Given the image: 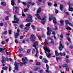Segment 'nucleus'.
Returning a JSON list of instances; mask_svg holds the SVG:
<instances>
[{"label":"nucleus","instance_id":"obj_1","mask_svg":"<svg viewBox=\"0 0 73 73\" xmlns=\"http://www.w3.org/2000/svg\"><path fill=\"white\" fill-rule=\"evenodd\" d=\"M33 47H34L35 48V49L36 50V54L35 55V57H37L38 56V51L37 50V48L36 47V46L38 45V43H37V42H35L33 43Z\"/></svg>","mask_w":73,"mask_h":73},{"label":"nucleus","instance_id":"obj_2","mask_svg":"<svg viewBox=\"0 0 73 73\" xmlns=\"http://www.w3.org/2000/svg\"><path fill=\"white\" fill-rule=\"evenodd\" d=\"M27 17L28 18H29H29L26 19L25 21L26 22H30V23L31 22H33V20H32V16L30 15H27Z\"/></svg>","mask_w":73,"mask_h":73},{"label":"nucleus","instance_id":"obj_3","mask_svg":"<svg viewBox=\"0 0 73 73\" xmlns=\"http://www.w3.org/2000/svg\"><path fill=\"white\" fill-rule=\"evenodd\" d=\"M47 32L46 34L48 36H50V35L51 34L50 33L51 32H52V31H53V29L52 28H49V27H48L47 28Z\"/></svg>","mask_w":73,"mask_h":73},{"label":"nucleus","instance_id":"obj_4","mask_svg":"<svg viewBox=\"0 0 73 73\" xmlns=\"http://www.w3.org/2000/svg\"><path fill=\"white\" fill-rule=\"evenodd\" d=\"M14 65L15 66V69L16 70V71H15V70H13V72L14 73H15V72H18V69H19V67L18 66H19V63L16 62H15L14 64Z\"/></svg>","mask_w":73,"mask_h":73},{"label":"nucleus","instance_id":"obj_5","mask_svg":"<svg viewBox=\"0 0 73 73\" xmlns=\"http://www.w3.org/2000/svg\"><path fill=\"white\" fill-rule=\"evenodd\" d=\"M14 20H16V21H12L13 24H14V23H18V22L19 21V19L17 18L16 16L15 15L14 16Z\"/></svg>","mask_w":73,"mask_h":73},{"label":"nucleus","instance_id":"obj_6","mask_svg":"<svg viewBox=\"0 0 73 73\" xmlns=\"http://www.w3.org/2000/svg\"><path fill=\"white\" fill-rule=\"evenodd\" d=\"M36 37L33 34L31 35V36L30 38L29 39L31 40V41L33 42L35 41V40L36 39Z\"/></svg>","mask_w":73,"mask_h":73},{"label":"nucleus","instance_id":"obj_7","mask_svg":"<svg viewBox=\"0 0 73 73\" xmlns=\"http://www.w3.org/2000/svg\"><path fill=\"white\" fill-rule=\"evenodd\" d=\"M59 50H60V51H61V50H62V49L64 48V46L62 45V43H61V41L60 42V46L58 48Z\"/></svg>","mask_w":73,"mask_h":73},{"label":"nucleus","instance_id":"obj_8","mask_svg":"<svg viewBox=\"0 0 73 73\" xmlns=\"http://www.w3.org/2000/svg\"><path fill=\"white\" fill-rule=\"evenodd\" d=\"M68 5L69 6V11H71V12H72L73 11V9L70 7V5H71V4H70V2H68Z\"/></svg>","mask_w":73,"mask_h":73},{"label":"nucleus","instance_id":"obj_9","mask_svg":"<svg viewBox=\"0 0 73 73\" xmlns=\"http://www.w3.org/2000/svg\"><path fill=\"white\" fill-rule=\"evenodd\" d=\"M43 49L45 50V53H47V52H48V53H49L50 50L48 48H47L44 47Z\"/></svg>","mask_w":73,"mask_h":73},{"label":"nucleus","instance_id":"obj_10","mask_svg":"<svg viewBox=\"0 0 73 73\" xmlns=\"http://www.w3.org/2000/svg\"><path fill=\"white\" fill-rule=\"evenodd\" d=\"M26 60H28V59H27V57H25V59H22V60L23 62V63H25V64L27 63Z\"/></svg>","mask_w":73,"mask_h":73},{"label":"nucleus","instance_id":"obj_11","mask_svg":"<svg viewBox=\"0 0 73 73\" xmlns=\"http://www.w3.org/2000/svg\"><path fill=\"white\" fill-rule=\"evenodd\" d=\"M2 59L1 60V62L2 63H4V62H5V57L4 56H2Z\"/></svg>","mask_w":73,"mask_h":73},{"label":"nucleus","instance_id":"obj_12","mask_svg":"<svg viewBox=\"0 0 73 73\" xmlns=\"http://www.w3.org/2000/svg\"><path fill=\"white\" fill-rule=\"evenodd\" d=\"M65 55H66V54H65V52H63L62 53H61V52L60 53V55L61 56H65Z\"/></svg>","mask_w":73,"mask_h":73},{"label":"nucleus","instance_id":"obj_13","mask_svg":"<svg viewBox=\"0 0 73 73\" xmlns=\"http://www.w3.org/2000/svg\"><path fill=\"white\" fill-rule=\"evenodd\" d=\"M1 4L2 5H3V6H5L7 5L6 3L3 1L1 2Z\"/></svg>","mask_w":73,"mask_h":73},{"label":"nucleus","instance_id":"obj_14","mask_svg":"<svg viewBox=\"0 0 73 73\" xmlns=\"http://www.w3.org/2000/svg\"><path fill=\"white\" fill-rule=\"evenodd\" d=\"M40 67H37L36 68H35L33 69V70L34 71H36L38 70V69H40Z\"/></svg>","mask_w":73,"mask_h":73},{"label":"nucleus","instance_id":"obj_15","mask_svg":"<svg viewBox=\"0 0 73 73\" xmlns=\"http://www.w3.org/2000/svg\"><path fill=\"white\" fill-rule=\"evenodd\" d=\"M48 61L45 58H44L43 59L42 62H44V63H48Z\"/></svg>","mask_w":73,"mask_h":73},{"label":"nucleus","instance_id":"obj_16","mask_svg":"<svg viewBox=\"0 0 73 73\" xmlns=\"http://www.w3.org/2000/svg\"><path fill=\"white\" fill-rule=\"evenodd\" d=\"M41 11V7H40L38 10H37V13H40Z\"/></svg>","mask_w":73,"mask_h":73},{"label":"nucleus","instance_id":"obj_17","mask_svg":"<svg viewBox=\"0 0 73 73\" xmlns=\"http://www.w3.org/2000/svg\"><path fill=\"white\" fill-rule=\"evenodd\" d=\"M55 56H57L60 55V53H58V52L57 51L55 50Z\"/></svg>","mask_w":73,"mask_h":73},{"label":"nucleus","instance_id":"obj_18","mask_svg":"<svg viewBox=\"0 0 73 73\" xmlns=\"http://www.w3.org/2000/svg\"><path fill=\"white\" fill-rule=\"evenodd\" d=\"M19 50L20 51H21L23 52H25V50H24L22 48H21V46L19 47Z\"/></svg>","mask_w":73,"mask_h":73},{"label":"nucleus","instance_id":"obj_19","mask_svg":"<svg viewBox=\"0 0 73 73\" xmlns=\"http://www.w3.org/2000/svg\"><path fill=\"white\" fill-rule=\"evenodd\" d=\"M46 57H48V58H50V57L51 55L50 53H49L48 54L46 53Z\"/></svg>","mask_w":73,"mask_h":73},{"label":"nucleus","instance_id":"obj_20","mask_svg":"<svg viewBox=\"0 0 73 73\" xmlns=\"http://www.w3.org/2000/svg\"><path fill=\"white\" fill-rule=\"evenodd\" d=\"M2 69L3 70H7V69H8V67L7 66H5V67H3L2 68Z\"/></svg>","mask_w":73,"mask_h":73},{"label":"nucleus","instance_id":"obj_21","mask_svg":"<svg viewBox=\"0 0 73 73\" xmlns=\"http://www.w3.org/2000/svg\"><path fill=\"white\" fill-rule=\"evenodd\" d=\"M20 64V66H23V65H25V63H23V62H20L18 63V64Z\"/></svg>","mask_w":73,"mask_h":73},{"label":"nucleus","instance_id":"obj_22","mask_svg":"<svg viewBox=\"0 0 73 73\" xmlns=\"http://www.w3.org/2000/svg\"><path fill=\"white\" fill-rule=\"evenodd\" d=\"M60 22L61 24L60 25L61 26H62L64 25V21L62 20H61L60 21Z\"/></svg>","mask_w":73,"mask_h":73},{"label":"nucleus","instance_id":"obj_23","mask_svg":"<svg viewBox=\"0 0 73 73\" xmlns=\"http://www.w3.org/2000/svg\"><path fill=\"white\" fill-rule=\"evenodd\" d=\"M60 9L61 11H62V8H63V7H64V6L62 4H60Z\"/></svg>","mask_w":73,"mask_h":73},{"label":"nucleus","instance_id":"obj_24","mask_svg":"<svg viewBox=\"0 0 73 73\" xmlns=\"http://www.w3.org/2000/svg\"><path fill=\"white\" fill-rule=\"evenodd\" d=\"M4 50H6V48H0V52H3V51H4Z\"/></svg>","mask_w":73,"mask_h":73},{"label":"nucleus","instance_id":"obj_25","mask_svg":"<svg viewBox=\"0 0 73 73\" xmlns=\"http://www.w3.org/2000/svg\"><path fill=\"white\" fill-rule=\"evenodd\" d=\"M56 19H55L54 20H53L52 21L53 23L54 24H55V25H56V24H57V22L56 21Z\"/></svg>","mask_w":73,"mask_h":73},{"label":"nucleus","instance_id":"obj_26","mask_svg":"<svg viewBox=\"0 0 73 73\" xmlns=\"http://www.w3.org/2000/svg\"><path fill=\"white\" fill-rule=\"evenodd\" d=\"M20 35H19V34L18 33H17L16 34V35H15V38H17L18 37V36H19Z\"/></svg>","mask_w":73,"mask_h":73},{"label":"nucleus","instance_id":"obj_27","mask_svg":"<svg viewBox=\"0 0 73 73\" xmlns=\"http://www.w3.org/2000/svg\"><path fill=\"white\" fill-rule=\"evenodd\" d=\"M11 4L12 5H15V2L11 0Z\"/></svg>","mask_w":73,"mask_h":73},{"label":"nucleus","instance_id":"obj_28","mask_svg":"<svg viewBox=\"0 0 73 73\" xmlns=\"http://www.w3.org/2000/svg\"><path fill=\"white\" fill-rule=\"evenodd\" d=\"M62 66L63 68H67V67H68V65L66 64H64Z\"/></svg>","mask_w":73,"mask_h":73},{"label":"nucleus","instance_id":"obj_29","mask_svg":"<svg viewBox=\"0 0 73 73\" xmlns=\"http://www.w3.org/2000/svg\"><path fill=\"white\" fill-rule=\"evenodd\" d=\"M28 31V28L26 27L25 28V32H27Z\"/></svg>","mask_w":73,"mask_h":73},{"label":"nucleus","instance_id":"obj_30","mask_svg":"<svg viewBox=\"0 0 73 73\" xmlns=\"http://www.w3.org/2000/svg\"><path fill=\"white\" fill-rule=\"evenodd\" d=\"M50 17L51 18V19H53V20H55V19H56V18L54 17L53 15H51Z\"/></svg>","mask_w":73,"mask_h":73},{"label":"nucleus","instance_id":"obj_31","mask_svg":"<svg viewBox=\"0 0 73 73\" xmlns=\"http://www.w3.org/2000/svg\"><path fill=\"white\" fill-rule=\"evenodd\" d=\"M22 4H23L24 5H25V6H26V5H27V2H22Z\"/></svg>","mask_w":73,"mask_h":73},{"label":"nucleus","instance_id":"obj_32","mask_svg":"<svg viewBox=\"0 0 73 73\" xmlns=\"http://www.w3.org/2000/svg\"><path fill=\"white\" fill-rule=\"evenodd\" d=\"M35 52H36V50H35V49H33V50L32 51V54H35Z\"/></svg>","mask_w":73,"mask_h":73},{"label":"nucleus","instance_id":"obj_33","mask_svg":"<svg viewBox=\"0 0 73 73\" xmlns=\"http://www.w3.org/2000/svg\"><path fill=\"white\" fill-rule=\"evenodd\" d=\"M3 35H6L7 34V31H6L2 33Z\"/></svg>","mask_w":73,"mask_h":73},{"label":"nucleus","instance_id":"obj_34","mask_svg":"<svg viewBox=\"0 0 73 73\" xmlns=\"http://www.w3.org/2000/svg\"><path fill=\"white\" fill-rule=\"evenodd\" d=\"M5 19L6 20H9V17L7 16L5 18Z\"/></svg>","mask_w":73,"mask_h":73},{"label":"nucleus","instance_id":"obj_35","mask_svg":"<svg viewBox=\"0 0 73 73\" xmlns=\"http://www.w3.org/2000/svg\"><path fill=\"white\" fill-rule=\"evenodd\" d=\"M8 32L9 35H12V31L11 30H9Z\"/></svg>","mask_w":73,"mask_h":73},{"label":"nucleus","instance_id":"obj_36","mask_svg":"<svg viewBox=\"0 0 73 73\" xmlns=\"http://www.w3.org/2000/svg\"><path fill=\"white\" fill-rule=\"evenodd\" d=\"M30 24L31 23H28L27 24L25 25V26H26V27H29Z\"/></svg>","mask_w":73,"mask_h":73},{"label":"nucleus","instance_id":"obj_37","mask_svg":"<svg viewBox=\"0 0 73 73\" xmlns=\"http://www.w3.org/2000/svg\"><path fill=\"white\" fill-rule=\"evenodd\" d=\"M65 23H66V24H70V23H69V21H68V20H66L65 21Z\"/></svg>","mask_w":73,"mask_h":73},{"label":"nucleus","instance_id":"obj_38","mask_svg":"<svg viewBox=\"0 0 73 73\" xmlns=\"http://www.w3.org/2000/svg\"><path fill=\"white\" fill-rule=\"evenodd\" d=\"M59 59H60V60H61V58H58V57H56V60L57 61H58V60H59Z\"/></svg>","mask_w":73,"mask_h":73},{"label":"nucleus","instance_id":"obj_39","mask_svg":"<svg viewBox=\"0 0 73 73\" xmlns=\"http://www.w3.org/2000/svg\"><path fill=\"white\" fill-rule=\"evenodd\" d=\"M25 37V35H23V36H20V39H23V38Z\"/></svg>","mask_w":73,"mask_h":73},{"label":"nucleus","instance_id":"obj_40","mask_svg":"<svg viewBox=\"0 0 73 73\" xmlns=\"http://www.w3.org/2000/svg\"><path fill=\"white\" fill-rule=\"evenodd\" d=\"M13 8V9H16L17 11L18 9V7H14Z\"/></svg>","mask_w":73,"mask_h":73},{"label":"nucleus","instance_id":"obj_41","mask_svg":"<svg viewBox=\"0 0 73 73\" xmlns=\"http://www.w3.org/2000/svg\"><path fill=\"white\" fill-rule=\"evenodd\" d=\"M46 16H45L44 17V18H42V21H44V20H45V19H46Z\"/></svg>","mask_w":73,"mask_h":73},{"label":"nucleus","instance_id":"obj_42","mask_svg":"<svg viewBox=\"0 0 73 73\" xmlns=\"http://www.w3.org/2000/svg\"><path fill=\"white\" fill-rule=\"evenodd\" d=\"M40 64H41L40 62H37L36 63V65H40Z\"/></svg>","mask_w":73,"mask_h":73},{"label":"nucleus","instance_id":"obj_43","mask_svg":"<svg viewBox=\"0 0 73 73\" xmlns=\"http://www.w3.org/2000/svg\"><path fill=\"white\" fill-rule=\"evenodd\" d=\"M66 29H67V30H71V28L69 27H67L66 28Z\"/></svg>","mask_w":73,"mask_h":73},{"label":"nucleus","instance_id":"obj_44","mask_svg":"<svg viewBox=\"0 0 73 73\" xmlns=\"http://www.w3.org/2000/svg\"><path fill=\"white\" fill-rule=\"evenodd\" d=\"M66 62H67V63H69V62H70V61L68 59H67L66 60Z\"/></svg>","mask_w":73,"mask_h":73},{"label":"nucleus","instance_id":"obj_45","mask_svg":"<svg viewBox=\"0 0 73 73\" xmlns=\"http://www.w3.org/2000/svg\"><path fill=\"white\" fill-rule=\"evenodd\" d=\"M4 25V24H3V23H0V26L1 27H3Z\"/></svg>","mask_w":73,"mask_h":73},{"label":"nucleus","instance_id":"obj_46","mask_svg":"<svg viewBox=\"0 0 73 73\" xmlns=\"http://www.w3.org/2000/svg\"><path fill=\"white\" fill-rule=\"evenodd\" d=\"M31 27L33 29H35V26H34V25H31Z\"/></svg>","mask_w":73,"mask_h":73},{"label":"nucleus","instance_id":"obj_47","mask_svg":"<svg viewBox=\"0 0 73 73\" xmlns=\"http://www.w3.org/2000/svg\"><path fill=\"white\" fill-rule=\"evenodd\" d=\"M46 67L47 68V69H49V66H48V64H46Z\"/></svg>","mask_w":73,"mask_h":73},{"label":"nucleus","instance_id":"obj_48","mask_svg":"<svg viewBox=\"0 0 73 73\" xmlns=\"http://www.w3.org/2000/svg\"><path fill=\"white\" fill-rule=\"evenodd\" d=\"M41 23L42 24H45V21H40Z\"/></svg>","mask_w":73,"mask_h":73},{"label":"nucleus","instance_id":"obj_49","mask_svg":"<svg viewBox=\"0 0 73 73\" xmlns=\"http://www.w3.org/2000/svg\"><path fill=\"white\" fill-rule=\"evenodd\" d=\"M50 43L51 44H54V41L52 40L50 41Z\"/></svg>","mask_w":73,"mask_h":73},{"label":"nucleus","instance_id":"obj_50","mask_svg":"<svg viewBox=\"0 0 73 73\" xmlns=\"http://www.w3.org/2000/svg\"><path fill=\"white\" fill-rule=\"evenodd\" d=\"M5 42L4 41H2L1 42V44H2V45H4V44H5Z\"/></svg>","mask_w":73,"mask_h":73},{"label":"nucleus","instance_id":"obj_51","mask_svg":"<svg viewBox=\"0 0 73 73\" xmlns=\"http://www.w3.org/2000/svg\"><path fill=\"white\" fill-rule=\"evenodd\" d=\"M28 10V9H25L24 10V12H26Z\"/></svg>","mask_w":73,"mask_h":73},{"label":"nucleus","instance_id":"obj_52","mask_svg":"<svg viewBox=\"0 0 73 73\" xmlns=\"http://www.w3.org/2000/svg\"><path fill=\"white\" fill-rule=\"evenodd\" d=\"M54 31H57L58 30V28H57V27H56L54 29Z\"/></svg>","mask_w":73,"mask_h":73},{"label":"nucleus","instance_id":"obj_53","mask_svg":"<svg viewBox=\"0 0 73 73\" xmlns=\"http://www.w3.org/2000/svg\"><path fill=\"white\" fill-rule=\"evenodd\" d=\"M66 15H67V16H69V12H66Z\"/></svg>","mask_w":73,"mask_h":73},{"label":"nucleus","instance_id":"obj_54","mask_svg":"<svg viewBox=\"0 0 73 73\" xmlns=\"http://www.w3.org/2000/svg\"><path fill=\"white\" fill-rule=\"evenodd\" d=\"M5 61H8L9 60L7 58H5Z\"/></svg>","mask_w":73,"mask_h":73},{"label":"nucleus","instance_id":"obj_55","mask_svg":"<svg viewBox=\"0 0 73 73\" xmlns=\"http://www.w3.org/2000/svg\"><path fill=\"white\" fill-rule=\"evenodd\" d=\"M20 28H23V25L22 24L20 26H19Z\"/></svg>","mask_w":73,"mask_h":73},{"label":"nucleus","instance_id":"obj_56","mask_svg":"<svg viewBox=\"0 0 73 73\" xmlns=\"http://www.w3.org/2000/svg\"><path fill=\"white\" fill-rule=\"evenodd\" d=\"M40 73H43V70H40L39 71Z\"/></svg>","mask_w":73,"mask_h":73},{"label":"nucleus","instance_id":"obj_57","mask_svg":"<svg viewBox=\"0 0 73 73\" xmlns=\"http://www.w3.org/2000/svg\"><path fill=\"white\" fill-rule=\"evenodd\" d=\"M22 16H23V17H25V15L24 14L23 12H22Z\"/></svg>","mask_w":73,"mask_h":73},{"label":"nucleus","instance_id":"obj_58","mask_svg":"<svg viewBox=\"0 0 73 73\" xmlns=\"http://www.w3.org/2000/svg\"><path fill=\"white\" fill-rule=\"evenodd\" d=\"M55 12L56 14H57V13H58V11L56 10L55 11Z\"/></svg>","mask_w":73,"mask_h":73},{"label":"nucleus","instance_id":"obj_59","mask_svg":"<svg viewBox=\"0 0 73 73\" xmlns=\"http://www.w3.org/2000/svg\"><path fill=\"white\" fill-rule=\"evenodd\" d=\"M66 69L67 71H69V69L68 67H66Z\"/></svg>","mask_w":73,"mask_h":73},{"label":"nucleus","instance_id":"obj_60","mask_svg":"<svg viewBox=\"0 0 73 73\" xmlns=\"http://www.w3.org/2000/svg\"><path fill=\"white\" fill-rule=\"evenodd\" d=\"M15 42L16 43H17H17H19V42L17 41V40L16 39L15 40Z\"/></svg>","mask_w":73,"mask_h":73},{"label":"nucleus","instance_id":"obj_61","mask_svg":"<svg viewBox=\"0 0 73 73\" xmlns=\"http://www.w3.org/2000/svg\"><path fill=\"white\" fill-rule=\"evenodd\" d=\"M67 40H68L69 42H70L71 40L70 39V38L69 37L67 38Z\"/></svg>","mask_w":73,"mask_h":73},{"label":"nucleus","instance_id":"obj_62","mask_svg":"<svg viewBox=\"0 0 73 73\" xmlns=\"http://www.w3.org/2000/svg\"><path fill=\"white\" fill-rule=\"evenodd\" d=\"M9 60L11 62H13V60H12V59L11 58H9Z\"/></svg>","mask_w":73,"mask_h":73},{"label":"nucleus","instance_id":"obj_63","mask_svg":"<svg viewBox=\"0 0 73 73\" xmlns=\"http://www.w3.org/2000/svg\"><path fill=\"white\" fill-rule=\"evenodd\" d=\"M31 52V50H28L27 51V53H29Z\"/></svg>","mask_w":73,"mask_h":73},{"label":"nucleus","instance_id":"obj_64","mask_svg":"<svg viewBox=\"0 0 73 73\" xmlns=\"http://www.w3.org/2000/svg\"><path fill=\"white\" fill-rule=\"evenodd\" d=\"M46 71L47 73H49V70H48V69L46 70Z\"/></svg>","mask_w":73,"mask_h":73}]
</instances>
